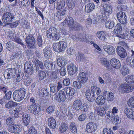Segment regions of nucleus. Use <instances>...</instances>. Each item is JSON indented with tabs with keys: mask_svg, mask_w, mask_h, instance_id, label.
Here are the masks:
<instances>
[{
	"mask_svg": "<svg viewBox=\"0 0 134 134\" xmlns=\"http://www.w3.org/2000/svg\"><path fill=\"white\" fill-rule=\"evenodd\" d=\"M91 91L90 90H87L85 92V96L87 100L89 101L92 102L96 98V92L97 95L101 93V90L96 86H93L91 87Z\"/></svg>",
	"mask_w": 134,
	"mask_h": 134,
	"instance_id": "obj_1",
	"label": "nucleus"
},
{
	"mask_svg": "<svg viewBox=\"0 0 134 134\" xmlns=\"http://www.w3.org/2000/svg\"><path fill=\"white\" fill-rule=\"evenodd\" d=\"M46 36L48 38L52 39V40L56 41L58 40L60 37V34L57 29L55 28L51 27L46 32Z\"/></svg>",
	"mask_w": 134,
	"mask_h": 134,
	"instance_id": "obj_2",
	"label": "nucleus"
},
{
	"mask_svg": "<svg viewBox=\"0 0 134 134\" xmlns=\"http://www.w3.org/2000/svg\"><path fill=\"white\" fill-rule=\"evenodd\" d=\"M25 94V89L24 88H20L14 92L13 94V98L16 101L20 102L24 98Z\"/></svg>",
	"mask_w": 134,
	"mask_h": 134,
	"instance_id": "obj_3",
	"label": "nucleus"
},
{
	"mask_svg": "<svg viewBox=\"0 0 134 134\" xmlns=\"http://www.w3.org/2000/svg\"><path fill=\"white\" fill-rule=\"evenodd\" d=\"M26 45L29 48L34 49L36 48V40L32 35L26 36L25 39Z\"/></svg>",
	"mask_w": 134,
	"mask_h": 134,
	"instance_id": "obj_4",
	"label": "nucleus"
},
{
	"mask_svg": "<svg viewBox=\"0 0 134 134\" xmlns=\"http://www.w3.org/2000/svg\"><path fill=\"white\" fill-rule=\"evenodd\" d=\"M67 46L66 42L64 41H60L57 43H54L53 44V49L57 52H62L65 49Z\"/></svg>",
	"mask_w": 134,
	"mask_h": 134,
	"instance_id": "obj_5",
	"label": "nucleus"
},
{
	"mask_svg": "<svg viewBox=\"0 0 134 134\" xmlns=\"http://www.w3.org/2000/svg\"><path fill=\"white\" fill-rule=\"evenodd\" d=\"M15 18L14 14L10 12L5 13L2 16L3 22L7 25H9L10 23L14 21Z\"/></svg>",
	"mask_w": 134,
	"mask_h": 134,
	"instance_id": "obj_6",
	"label": "nucleus"
},
{
	"mask_svg": "<svg viewBox=\"0 0 134 134\" xmlns=\"http://www.w3.org/2000/svg\"><path fill=\"white\" fill-rule=\"evenodd\" d=\"M115 28L114 32L116 34V36L122 39H125L126 35L122 32V29L121 24L120 23L117 24L115 26Z\"/></svg>",
	"mask_w": 134,
	"mask_h": 134,
	"instance_id": "obj_7",
	"label": "nucleus"
},
{
	"mask_svg": "<svg viewBox=\"0 0 134 134\" xmlns=\"http://www.w3.org/2000/svg\"><path fill=\"white\" fill-rule=\"evenodd\" d=\"M134 88V86L132 85L125 84L121 85L119 87V90L121 92L128 93L132 92Z\"/></svg>",
	"mask_w": 134,
	"mask_h": 134,
	"instance_id": "obj_8",
	"label": "nucleus"
},
{
	"mask_svg": "<svg viewBox=\"0 0 134 134\" xmlns=\"http://www.w3.org/2000/svg\"><path fill=\"white\" fill-rule=\"evenodd\" d=\"M30 113L35 115L38 114L40 111V108L37 103H32L28 108Z\"/></svg>",
	"mask_w": 134,
	"mask_h": 134,
	"instance_id": "obj_9",
	"label": "nucleus"
},
{
	"mask_svg": "<svg viewBox=\"0 0 134 134\" xmlns=\"http://www.w3.org/2000/svg\"><path fill=\"white\" fill-rule=\"evenodd\" d=\"M8 129L12 133H18L21 131L22 127L20 125L18 124H13L9 126Z\"/></svg>",
	"mask_w": 134,
	"mask_h": 134,
	"instance_id": "obj_10",
	"label": "nucleus"
},
{
	"mask_svg": "<svg viewBox=\"0 0 134 134\" xmlns=\"http://www.w3.org/2000/svg\"><path fill=\"white\" fill-rule=\"evenodd\" d=\"M66 95L65 90H63L59 91L58 95L55 96L54 98L59 102L61 101L64 102L66 99Z\"/></svg>",
	"mask_w": 134,
	"mask_h": 134,
	"instance_id": "obj_11",
	"label": "nucleus"
},
{
	"mask_svg": "<svg viewBox=\"0 0 134 134\" xmlns=\"http://www.w3.org/2000/svg\"><path fill=\"white\" fill-rule=\"evenodd\" d=\"M86 130L88 132L92 133L97 128V126L95 123L89 122L86 125Z\"/></svg>",
	"mask_w": 134,
	"mask_h": 134,
	"instance_id": "obj_12",
	"label": "nucleus"
},
{
	"mask_svg": "<svg viewBox=\"0 0 134 134\" xmlns=\"http://www.w3.org/2000/svg\"><path fill=\"white\" fill-rule=\"evenodd\" d=\"M77 77L78 81L81 82L82 83H86L88 79L87 75L83 72H80Z\"/></svg>",
	"mask_w": 134,
	"mask_h": 134,
	"instance_id": "obj_13",
	"label": "nucleus"
},
{
	"mask_svg": "<svg viewBox=\"0 0 134 134\" xmlns=\"http://www.w3.org/2000/svg\"><path fill=\"white\" fill-rule=\"evenodd\" d=\"M43 53L45 58L50 59L52 55V52L50 47H46L43 49Z\"/></svg>",
	"mask_w": 134,
	"mask_h": 134,
	"instance_id": "obj_14",
	"label": "nucleus"
},
{
	"mask_svg": "<svg viewBox=\"0 0 134 134\" xmlns=\"http://www.w3.org/2000/svg\"><path fill=\"white\" fill-rule=\"evenodd\" d=\"M43 63L44 66L46 69L50 70H55V69H56V68H57L52 62L46 60L44 61Z\"/></svg>",
	"mask_w": 134,
	"mask_h": 134,
	"instance_id": "obj_15",
	"label": "nucleus"
},
{
	"mask_svg": "<svg viewBox=\"0 0 134 134\" xmlns=\"http://www.w3.org/2000/svg\"><path fill=\"white\" fill-rule=\"evenodd\" d=\"M117 52L118 55L121 58L125 57L127 55L126 50L120 46H118L116 48Z\"/></svg>",
	"mask_w": 134,
	"mask_h": 134,
	"instance_id": "obj_16",
	"label": "nucleus"
},
{
	"mask_svg": "<svg viewBox=\"0 0 134 134\" xmlns=\"http://www.w3.org/2000/svg\"><path fill=\"white\" fill-rule=\"evenodd\" d=\"M47 124L51 129H54L56 128V123L55 119L53 117H51L47 120Z\"/></svg>",
	"mask_w": 134,
	"mask_h": 134,
	"instance_id": "obj_17",
	"label": "nucleus"
},
{
	"mask_svg": "<svg viewBox=\"0 0 134 134\" xmlns=\"http://www.w3.org/2000/svg\"><path fill=\"white\" fill-rule=\"evenodd\" d=\"M82 102L80 100L77 99L73 102L72 108L75 110L78 111L80 110L82 107Z\"/></svg>",
	"mask_w": 134,
	"mask_h": 134,
	"instance_id": "obj_18",
	"label": "nucleus"
},
{
	"mask_svg": "<svg viewBox=\"0 0 134 134\" xmlns=\"http://www.w3.org/2000/svg\"><path fill=\"white\" fill-rule=\"evenodd\" d=\"M107 109L108 106L106 105L105 107L104 106V107H100L99 108H96V111H97V113L99 115L103 116L105 114Z\"/></svg>",
	"mask_w": 134,
	"mask_h": 134,
	"instance_id": "obj_19",
	"label": "nucleus"
},
{
	"mask_svg": "<svg viewBox=\"0 0 134 134\" xmlns=\"http://www.w3.org/2000/svg\"><path fill=\"white\" fill-rule=\"evenodd\" d=\"M103 48L105 51L107 52L109 55H113L115 53V48L111 46H105L103 47Z\"/></svg>",
	"mask_w": 134,
	"mask_h": 134,
	"instance_id": "obj_20",
	"label": "nucleus"
},
{
	"mask_svg": "<svg viewBox=\"0 0 134 134\" xmlns=\"http://www.w3.org/2000/svg\"><path fill=\"white\" fill-rule=\"evenodd\" d=\"M22 117L24 125L27 126L29 124L30 122V116L27 114H25L23 115Z\"/></svg>",
	"mask_w": 134,
	"mask_h": 134,
	"instance_id": "obj_21",
	"label": "nucleus"
},
{
	"mask_svg": "<svg viewBox=\"0 0 134 134\" xmlns=\"http://www.w3.org/2000/svg\"><path fill=\"white\" fill-rule=\"evenodd\" d=\"M58 9V10L57 12L56 17H58V20L59 21L62 19L63 18V16L65 14L66 10L63 8Z\"/></svg>",
	"mask_w": 134,
	"mask_h": 134,
	"instance_id": "obj_22",
	"label": "nucleus"
},
{
	"mask_svg": "<svg viewBox=\"0 0 134 134\" xmlns=\"http://www.w3.org/2000/svg\"><path fill=\"white\" fill-rule=\"evenodd\" d=\"M83 29V27L82 25L80 24L77 22L74 23V25L70 30L73 31H82Z\"/></svg>",
	"mask_w": 134,
	"mask_h": 134,
	"instance_id": "obj_23",
	"label": "nucleus"
},
{
	"mask_svg": "<svg viewBox=\"0 0 134 134\" xmlns=\"http://www.w3.org/2000/svg\"><path fill=\"white\" fill-rule=\"evenodd\" d=\"M67 69L69 71V73L70 75H72L76 72L77 69L75 65L70 64L67 67Z\"/></svg>",
	"mask_w": 134,
	"mask_h": 134,
	"instance_id": "obj_24",
	"label": "nucleus"
},
{
	"mask_svg": "<svg viewBox=\"0 0 134 134\" xmlns=\"http://www.w3.org/2000/svg\"><path fill=\"white\" fill-rule=\"evenodd\" d=\"M15 72L16 71L14 69H9L7 76L6 77L5 76V73L4 74V76L6 79L7 78V79H10L14 77L15 74Z\"/></svg>",
	"mask_w": 134,
	"mask_h": 134,
	"instance_id": "obj_25",
	"label": "nucleus"
},
{
	"mask_svg": "<svg viewBox=\"0 0 134 134\" xmlns=\"http://www.w3.org/2000/svg\"><path fill=\"white\" fill-rule=\"evenodd\" d=\"M38 93L42 97L47 96L49 95L48 90L46 88H41L39 90Z\"/></svg>",
	"mask_w": 134,
	"mask_h": 134,
	"instance_id": "obj_26",
	"label": "nucleus"
},
{
	"mask_svg": "<svg viewBox=\"0 0 134 134\" xmlns=\"http://www.w3.org/2000/svg\"><path fill=\"white\" fill-rule=\"evenodd\" d=\"M111 64V66L116 69H118L120 67V61L116 59H112L110 60Z\"/></svg>",
	"mask_w": 134,
	"mask_h": 134,
	"instance_id": "obj_27",
	"label": "nucleus"
},
{
	"mask_svg": "<svg viewBox=\"0 0 134 134\" xmlns=\"http://www.w3.org/2000/svg\"><path fill=\"white\" fill-rule=\"evenodd\" d=\"M105 98L102 96H99L96 100V103L99 105H103L105 103Z\"/></svg>",
	"mask_w": 134,
	"mask_h": 134,
	"instance_id": "obj_28",
	"label": "nucleus"
},
{
	"mask_svg": "<svg viewBox=\"0 0 134 134\" xmlns=\"http://www.w3.org/2000/svg\"><path fill=\"white\" fill-rule=\"evenodd\" d=\"M57 64L59 67H64V66L66 65V60L63 58L60 57L57 60Z\"/></svg>",
	"mask_w": 134,
	"mask_h": 134,
	"instance_id": "obj_29",
	"label": "nucleus"
},
{
	"mask_svg": "<svg viewBox=\"0 0 134 134\" xmlns=\"http://www.w3.org/2000/svg\"><path fill=\"white\" fill-rule=\"evenodd\" d=\"M94 7V5L93 3H90L88 4L85 6V11L86 12L90 13L93 10Z\"/></svg>",
	"mask_w": 134,
	"mask_h": 134,
	"instance_id": "obj_30",
	"label": "nucleus"
},
{
	"mask_svg": "<svg viewBox=\"0 0 134 134\" xmlns=\"http://www.w3.org/2000/svg\"><path fill=\"white\" fill-rule=\"evenodd\" d=\"M66 94L68 96H72L74 94L75 90L74 88L71 87H67L65 88L64 89Z\"/></svg>",
	"mask_w": 134,
	"mask_h": 134,
	"instance_id": "obj_31",
	"label": "nucleus"
},
{
	"mask_svg": "<svg viewBox=\"0 0 134 134\" xmlns=\"http://www.w3.org/2000/svg\"><path fill=\"white\" fill-rule=\"evenodd\" d=\"M124 111L128 118L134 120V112L131 109H126Z\"/></svg>",
	"mask_w": 134,
	"mask_h": 134,
	"instance_id": "obj_32",
	"label": "nucleus"
},
{
	"mask_svg": "<svg viewBox=\"0 0 134 134\" xmlns=\"http://www.w3.org/2000/svg\"><path fill=\"white\" fill-rule=\"evenodd\" d=\"M18 104L16 102L12 100L9 101L5 105V108L7 109H9L12 107H15L17 106Z\"/></svg>",
	"mask_w": 134,
	"mask_h": 134,
	"instance_id": "obj_33",
	"label": "nucleus"
},
{
	"mask_svg": "<svg viewBox=\"0 0 134 134\" xmlns=\"http://www.w3.org/2000/svg\"><path fill=\"white\" fill-rule=\"evenodd\" d=\"M97 35L98 37L101 40L104 41L106 39L105 36L106 35V32L103 31H98Z\"/></svg>",
	"mask_w": 134,
	"mask_h": 134,
	"instance_id": "obj_34",
	"label": "nucleus"
},
{
	"mask_svg": "<svg viewBox=\"0 0 134 134\" xmlns=\"http://www.w3.org/2000/svg\"><path fill=\"white\" fill-rule=\"evenodd\" d=\"M76 22L75 21L73 18L71 17H69L67 18V25L69 27L70 30L74 25V23Z\"/></svg>",
	"mask_w": 134,
	"mask_h": 134,
	"instance_id": "obj_35",
	"label": "nucleus"
},
{
	"mask_svg": "<svg viewBox=\"0 0 134 134\" xmlns=\"http://www.w3.org/2000/svg\"><path fill=\"white\" fill-rule=\"evenodd\" d=\"M67 5L69 9L71 10L75 8V3L74 0H67Z\"/></svg>",
	"mask_w": 134,
	"mask_h": 134,
	"instance_id": "obj_36",
	"label": "nucleus"
},
{
	"mask_svg": "<svg viewBox=\"0 0 134 134\" xmlns=\"http://www.w3.org/2000/svg\"><path fill=\"white\" fill-rule=\"evenodd\" d=\"M68 129L70 131L74 133H76L77 132L76 127L74 122H71L69 126Z\"/></svg>",
	"mask_w": 134,
	"mask_h": 134,
	"instance_id": "obj_37",
	"label": "nucleus"
},
{
	"mask_svg": "<svg viewBox=\"0 0 134 134\" xmlns=\"http://www.w3.org/2000/svg\"><path fill=\"white\" fill-rule=\"evenodd\" d=\"M68 128L67 124L64 123H62L59 126V130L61 133L64 132L66 131Z\"/></svg>",
	"mask_w": 134,
	"mask_h": 134,
	"instance_id": "obj_38",
	"label": "nucleus"
},
{
	"mask_svg": "<svg viewBox=\"0 0 134 134\" xmlns=\"http://www.w3.org/2000/svg\"><path fill=\"white\" fill-rule=\"evenodd\" d=\"M55 70L52 72L51 77L53 79H56L58 77L59 71V69L58 68H56V69H55Z\"/></svg>",
	"mask_w": 134,
	"mask_h": 134,
	"instance_id": "obj_39",
	"label": "nucleus"
},
{
	"mask_svg": "<svg viewBox=\"0 0 134 134\" xmlns=\"http://www.w3.org/2000/svg\"><path fill=\"white\" fill-rule=\"evenodd\" d=\"M38 76L39 77V79L42 80L46 78V73L43 71L40 70L38 71Z\"/></svg>",
	"mask_w": 134,
	"mask_h": 134,
	"instance_id": "obj_40",
	"label": "nucleus"
},
{
	"mask_svg": "<svg viewBox=\"0 0 134 134\" xmlns=\"http://www.w3.org/2000/svg\"><path fill=\"white\" fill-rule=\"evenodd\" d=\"M121 72L122 75L125 76L129 73V70L128 68L126 65H123L121 69Z\"/></svg>",
	"mask_w": 134,
	"mask_h": 134,
	"instance_id": "obj_41",
	"label": "nucleus"
},
{
	"mask_svg": "<svg viewBox=\"0 0 134 134\" xmlns=\"http://www.w3.org/2000/svg\"><path fill=\"white\" fill-rule=\"evenodd\" d=\"M126 63L134 68V59H132L130 57L127 58L126 59Z\"/></svg>",
	"mask_w": 134,
	"mask_h": 134,
	"instance_id": "obj_42",
	"label": "nucleus"
},
{
	"mask_svg": "<svg viewBox=\"0 0 134 134\" xmlns=\"http://www.w3.org/2000/svg\"><path fill=\"white\" fill-rule=\"evenodd\" d=\"M125 81L129 83H134V76L129 75L127 76L125 78Z\"/></svg>",
	"mask_w": 134,
	"mask_h": 134,
	"instance_id": "obj_43",
	"label": "nucleus"
},
{
	"mask_svg": "<svg viewBox=\"0 0 134 134\" xmlns=\"http://www.w3.org/2000/svg\"><path fill=\"white\" fill-rule=\"evenodd\" d=\"M89 108V106L86 103L83 104L81 107L80 110L82 113H86L87 112Z\"/></svg>",
	"mask_w": 134,
	"mask_h": 134,
	"instance_id": "obj_44",
	"label": "nucleus"
},
{
	"mask_svg": "<svg viewBox=\"0 0 134 134\" xmlns=\"http://www.w3.org/2000/svg\"><path fill=\"white\" fill-rule=\"evenodd\" d=\"M65 2L64 0H60V1L57 2V5L56 8L57 9L62 8L65 5Z\"/></svg>",
	"mask_w": 134,
	"mask_h": 134,
	"instance_id": "obj_45",
	"label": "nucleus"
},
{
	"mask_svg": "<svg viewBox=\"0 0 134 134\" xmlns=\"http://www.w3.org/2000/svg\"><path fill=\"white\" fill-rule=\"evenodd\" d=\"M59 69V71L60 76H65L66 74V69L65 67H61L58 68Z\"/></svg>",
	"mask_w": 134,
	"mask_h": 134,
	"instance_id": "obj_46",
	"label": "nucleus"
},
{
	"mask_svg": "<svg viewBox=\"0 0 134 134\" xmlns=\"http://www.w3.org/2000/svg\"><path fill=\"white\" fill-rule=\"evenodd\" d=\"M42 36L40 34H38L37 36V45L40 47L42 46Z\"/></svg>",
	"mask_w": 134,
	"mask_h": 134,
	"instance_id": "obj_47",
	"label": "nucleus"
},
{
	"mask_svg": "<svg viewBox=\"0 0 134 134\" xmlns=\"http://www.w3.org/2000/svg\"><path fill=\"white\" fill-rule=\"evenodd\" d=\"M77 38L78 40L81 41H85L86 40V38L84 34H79L77 36Z\"/></svg>",
	"mask_w": 134,
	"mask_h": 134,
	"instance_id": "obj_48",
	"label": "nucleus"
},
{
	"mask_svg": "<svg viewBox=\"0 0 134 134\" xmlns=\"http://www.w3.org/2000/svg\"><path fill=\"white\" fill-rule=\"evenodd\" d=\"M55 107L53 105L49 106L46 109L47 113L49 114H51L54 112Z\"/></svg>",
	"mask_w": 134,
	"mask_h": 134,
	"instance_id": "obj_49",
	"label": "nucleus"
},
{
	"mask_svg": "<svg viewBox=\"0 0 134 134\" xmlns=\"http://www.w3.org/2000/svg\"><path fill=\"white\" fill-rule=\"evenodd\" d=\"M76 59L81 61H83L85 60V57L83 54L78 53L76 56Z\"/></svg>",
	"mask_w": 134,
	"mask_h": 134,
	"instance_id": "obj_50",
	"label": "nucleus"
},
{
	"mask_svg": "<svg viewBox=\"0 0 134 134\" xmlns=\"http://www.w3.org/2000/svg\"><path fill=\"white\" fill-rule=\"evenodd\" d=\"M14 118L13 117H8L6 118L5 120V123L7 125H11L13 122Z\"/></svg>",
	"mask_w": 134,
	"mask_h": 134,
	"instance_id": "obj_51",
	"label": "nucleus"
},
{
	"mask_svg": "<svg viewBox=\"0 0 134 134\" xmlns=\"http://www.w3.org/2000/svg\"><path fill=\"white\" fill-rule=\"evenodd\" d=\"M19 4H21L22 5L25 7L27 6H29L30 2L28 0H23L20 1Z\"/></svg>",
	"mask_w": 134,
	"mask_h": 134,
	"instance_id": "obj_52",
	"label": "nucleus"
},
{
	"mask_svg": "<svg viewBox=\"0 0 134 134\" xmlns=\"http://www.w3.org/2000/svg\"><path fill=\"white\" fill-rule=\"evenodd\" d=\"M115 23L113 21H112L110 23L106 22L105 23V26L106 28L109 29H111L114 26Z\"/></svg>",
	"mask_w": 134,
	"mask_h": 134,
	"instance_id": "obj_53",
	"label": "nucleus"
},
{
	"mask_svg": "<svg viewBox=\"0 0 134 134\" xmlns=\"http://www.w3.org/2000/svg\"><path fill=\"white\" fill-rule=\"evenodd\" d=\"M98 19H99V21H101L102 22H106L107 21V19H108L107 16H103L102 15H100L98 17Z\"/></svg>",
	"mask_w": 134,
	"mask_h": 134,
	"instance_id": "obj_54",
	"label": "nucleus"
},
{
	"mask_svg": "<svg viewBox=\"0 0 134 134\" xmlns=\"http://www.w3.org/2000/svg\"><path fill=\"white\" fill-rule=\"evenodd\" d=\"M4 94L5 96H4L3 98L8 100H10L11 97L12 92L10 91H8V92Z\"/></svg>",
	"mask_w": 134,
	"mask_h": 134,
	"instance_id": "obj_55",
	"label": "nucleus"
},
{
	"mask_svg": "<svg viewBox=\"0 0 134 134\" xmlns=\"http://www.w3.org/2000/svg\"><path fill=\"white\" fill-rule=\"evenodd\" d=\"M127 104L130 107L134 108V97L129 99Z\"/></svg>",
	"mask_w": 134,
	"mask_h": 134,
	"instance_id": "obj_56",
	"label": "nucleus"
},
{
	"mask_svg": "<svg viewBox=\"0 0 134 134\" xmlns=\"http://www.w3.org/2000/svg\"><path fill=\"white\" fill-rule=\"evenodd\" d=\"M49 87H50V91L54 93L57 90L55 85L53 84H50Z\"/></svg>",
	"mask_w": 134,
	"mask_h": 134,
	"instance_id": "obj_57",
	"label": "nucleus"
},
{
	"mask_svg": "<svg viewBox=\"0 0 134 134\" xmlns=\"http://www.w3.org/2000/svg\"><path fill=\"white\" fill-rule=\"evenodd\" d=\"M118 20L121 24L123 25L126 24L127 21L126 15L125 14V16H124L123 17H122L120 19H119Z\"/></svg>",
	"mask_w": 134,
	"mask_h": 134,
	"instance_id": "obj_58",
	"label": "nucleus"
},
{
	"mask_svg": "<svg viewBox=\"0 0 134 134\" xmlns=\"http://www.w3.org/2000/svg\"><path fill=\"white\" fill-rule=\"evenodd\" d=\"M103 132L104 134H113L111 128L109 129H108L107 128H104L103 130Z\"/></svg>",
	"mask_w": 134,
	"mask_h": 134,
	"instance_id": "obj_59",
	"label": "nucleus"
},
{
	"mask_svg": "<svg viewBox=\"0 0 134 134\" xmlns=\"http://www.w3.org/2000/svg\"><path fill=\"white\" fill-rule=\"evenodd\" d=\"M81 82L78 81H75L73 82V85L75 87H76L77 88H80L81 86Z\"/></svg>",
	"mask_w": 134,
	"mask_h": 134,
	"instance_id": "obj_60",
	"label": "nucleus"
},
{
	"mask_svg": "<svg viewBox=\"0 0 134 134\" xmlns=\"http://www.w3.org/2000/svg\"><path fill=\"white\" fill-rule=\"evenodd\" d=\"M14 46L13 43L11 41L8 42L6 44V49L10 51V49Z\"/></svg>",
	"mask_w": 134,
	"mask_h": 134,
	"instance_id": "obj_61",
	"label": "nucleus"
},
{
	"mask_svg": "<svg viewBox=\"0 0 134 134\" xmlns=\"http://www.w3.org/2000/svg\"><path fill=\"white\" fill-rule=\"evenodd\" d=\"M26 72L28 74L31 75L34 72V68L32 67L31 68L29 67L26 69H24Z\"/></svg>",
	"mask_w": 134,
	"mask_h": 134,
	"instance_id": "obj_62",
	"label": "nucleus"
},
{
	"mask_svg": "<svg viewBox=\"0 0 134 134\" xmlns=\"http://www.w3.org/2000/svg\"><path fill=\"white\" fill-rule=\"evenodd\" d=\"M107 99L108 101H111L113 100L114 99V94L112 92H109L108 95H107Z\"/></svg>",
	"mask_w": 134,
	"mask_h": 134,
	"instance_id": "obj_63",
	"label": "nucleus"
},
{
	"mask_svg": "<svg viewBox=\"0 0 134 134\" xmlns=\"http://www.w3.org/2000/svg\"><path fill=\"white\" fill-rule=\"evenodd\" d=\"M28 131L29 132H30V134H37V131L34 127L31 126L30 127Z\"/></svg>",
	"mask_w": 134,
	"mask_h": 134,
	"instance_id": "obj_64",
	"label": "nucleus"
}]
</instances>
